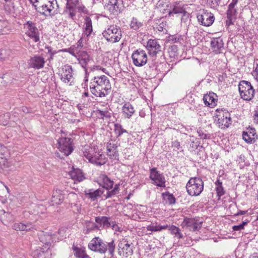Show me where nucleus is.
Wrapping results in <instances>:
<instances>
[{"label":"nucleus","mask_w":258,"mask_h":258,"mask_svg":"<svg viewBox=\"0 0 258 258\" xmlns=\"http://www.w3.org/2000/svg\"><path fill=\"white\" fill-rule=\"evenodd\" d=\"M89 89L91 93L96 97L103 98L111 92V85L108 78L105 75L94 77L90 82Z\"/></svg>","instance_id":"1"},{"label":"nucleus","mask_w":258,"mask_h":258,"mask_svg":"<svg viewBox=\"0 0 258 258\" xmlns=\"http://www.w3.org/2000/svg\"><path fill=\"white\" fill-rule=\"evenodd\" d=\"M88 246L92 251L100 254H105L108 251L110 256H113L114 254L115 244L114 239L106 242L99 237H95L92 239Z\"/></svg>","instance_id":"2"},{"label":"nucleus","mask_w":258,"mask_h":258,"mask_svg":"<svg viewBox=\"0 0 258 258\" xmlns=\"http://www.w3.org/2000/svg\"><path fill=\"white\" fill-rule=\"evenodd\" d=\"M83 155L89 162L97 166H101L107 162L105 155L95 146L85 145L82 149Z\"/></svg>","instance_id":"3"},{"label":"nucleus","mask_w":258,"mask_h":258,"mask_svg":"<svg viewBox=\"0 0 258 258\" xmlns=\"http://www.w3.org/2000/svg\"><path fill=\"white\" fill-rule=\"evenodd\" d=\"M102 34L105 40L111 43L118 42L122 37L121 28L116 25H111L104 30Z\"/></svg>","instance_id":"4"},{"label":"nucleus","mask_w":258,"mask_h":258,"mask_svg":"<svg viewBox=\"0 0 258 258\" xmlns=\"http://www.w3.org/2000/svg\"><path fill=\"white\" fill-rule=\"evenodd\" d=\"M188 194L191 196H199L204 189V182L200 177H191L186 185Z\"/></svg>","instance_id":"5"},{"label":"nucleus","mask_w":258,"mask_h":258,"mask_svg":"<svg viewBox=\"0 0 258 258\" xmlns=\"http://www.w3.org/2000/svg\"><path fill=\"white\" fill-rule=\"evenodd\" d=\"M58 75L65 84L72 86L74 83V70L72 66L66 64L59 69Z\"/></svg>","instance_id":"6"},{"label":"nucleus","mask_w":258,"mask_h":258,"mask_svg":"<svg viewBox=\"0 0 258 258\" xmlns=\"http://www.w3.org/2000/svg\"><path fill=\"white\" fill-rule=\"evenodd\" d=\"M25 34L33 42H40V31L36 24L32 21H27L23 24Z\"/></svg>","instance_id":"7"},{"label":"nucleus","mask_w":258,"mask_h":258,"mask_svg":"<svg viewBox=\"0 0 258 258\" xmlns=\"http://www.w3.org/2000/svg\"><path fill=\"white\" fill-rule=\"evenodd\" d=\"M238 90L241 98L244 100L250 101L254 97L255 91L248 81H240L238 85Z\"/></svg>","instance_id":"8"},{"label":"nucleus","mask_w":258,"mask_h":258,"mask_svg":"<svg viewBox=\"0 0 258 258\" xmlns=\"http://www.w3.org/2000/svg\"><path fill=\"white\" fill-rule=\"evenodd\" d=\"M57 148L64 156L70 155L74 150L73 140L70 138H61L57 140Z\"/></svg>","instance_id":"9"},{"label":"nucleus","mask_w":258,"mask_h":258,"mask_svg":"<svg viewBox=\"0 0 258 258\" xmlns=\"http://www.w3.org/2000/svg\"><path fill=\"white\" fill-rule=\"evenodd\" d=\"M66 1L67 4L64 11L69 14L70 18L73 19L76 16L75 8H77L80 12H85L86 8L80 0Z\"/></svg>","instance_id":"10"},{"label":"nucleus","mask_w":258,"mask_h":258,"mask_svg":"<svg viewBox=\"0 0 258 258\" xmlns=\"http://www.w3.org/2000/svg\"><path fill=\"white\" fill-rule=\"evenodd\" d=\"M133 64L138 67L145 66L148 61L146 52L141 48L134 50L132 54Z\"/></svg>","instance_id":"11"},{"label":"nucleus","mask_w":258,"mask_h":258,"mask_svg":"<svg viewBox=\"0 0 258 258\" xmlns=\"http://www.w3.org/2000/svg\"><path fill=\"white\" fill-rule=\"evenodd\" d=\"M197 18L199 23L205 26H211L215 20L214 15L205 9L201 10Z\"/></svg>","instance_id":"12"},{"label":"nucleus","mask_w":258,"mask_h":258,"mask_svg":"<svg viewBox=\"0 0 258 258\" xmlns=\"http://www.w3.org/2000/svg\"><path fill=\"white\" fill-rule=\"evenodd\" d=\"M216 111L219 114L215 115L214 117L218 118V124L221 128L228 127L231 124V118L230 113L227 111L217 109Z\"/></svg>","instance_id":"13"},{"label":"nucleus","mask_w":258,"mask_h":258,"mask_svg":"<svg viewBox=\"0 0 258 258\" xmlns=\"http://www.w3.org/2000/svg\"><path fill=\"white\" fill-rule=\"evenodd\" d=\"M10 153L8 149L0 144V167L2 169L9 168L14 166L13 161L9 160Z\"/></svg>","instance_id":"14"},{"label":"nucleus","mask_w":258,"mask_h":258,"mask_svg":"<svg viewBox=\"0 0 258 258\" xmlns=\"http://www.w3.org/2000/svg\"><path fill=\"white\" fill-rule=\"evenodd\" d=\"M202 222L199 221L198 218L184 217L181 223L183 228H188L190 231H199L202 226Z\"/></svg>","instance_id":"15"},{"label":"nucleus","mask_w":258,"mask_h":258,"mask_svg":"<svg viewBox=\"0 0 258 258\" xmlns=\"http://www.w3.org/2000/svg\"><path fill=\"white\" fill-rule=\"evenodd\" d=\"M123 7L122 0H109L105 9L110 14L116 16L121 12Z\"/></svg>","instance_id":"16"},{"label":"nucleus","mask_w":258,"mask_h":258,"mask_svg":"<svg viewBox=\"0 0 258 258\" xmlns=\"http://www.w3.org/2000/svg\"><path fill=\"white\" fill-rule=\"evenodd\" d=\"M76 58L83 68L91 66V64L94 63L92 57L86 51H79Z\"/></svg>","instance_id":"17"},{"label":"nucleus","mask_w":258,"mask_h":258,"mask_svg":"<svg viewBox=\"0 0 258 258\" xmlns=\"http://www.w3.org/2000/svg\"><path fill=\"white\" fill-rule=\"evenodd\" d=\"M119 144L110 141L106 145V154L108 157L112 161H119V153L118 147Z\"/></svg>","instance_id":"18"},{"label":"nucleus","mask_w":258,"mask_h":258,"mask_svg":"<svg viewBox=\"0 0 258 258\" xmlns=\"http://www.w3.org/2000/svg\"><path fill=\"white\" fill-rule=\"evenodd\" d=\"M118 250L119 255H123L125 257L131 255L133 253L131 244L125 238H122L119 240Z\"/></svg>","instance_id":"19"},{"label":"nucleus","mask_w":258,"mask_h":258,"mask_svg":"<svg viewBox=\"0 0 258 258\" xmlns=\"http://www.w3.org/2000/svg\"><path fill=\"white\" fill-rule=\"evenodd\" d=\"M45 62V59L42 56L35 55L28 60V64L29 68L39 70L44 67Z\"/></svg>","instance_id":"20"},{"label":"nucleus","mask_w":258,"mask_h":258,"mask_svg":"<svg viewBox=\"0 0 258 258\" xmlns=\"http://www.w3.org/2000/svg\"><path fill=\"white\" fill-rule=\"evenodd\" d=\"M258 136L254 128L248 127L242 133V138L248 144H253L257 140Z\"/></svg>","instance_id":"21"},{"label":"nucleus","mask_w":258,"mask_h":258,"mask_svg":"<svg viewBox=\"0 0 258 258\" xmlns=\"http://www.w3.org/2000/svg\"><path fill=\"white\" fill-rule=\"evenodd\" d=\"M146 48L151 56H155L161 51V46L159 40L149 39L147 43Z\"/></svg>","instance_id":"22"},{"label":"nucleus","mask_w":258,"mask_h":258,"mask_svg":"<svg viewBox=\"0 0 258 258\" xmlns=\"http://www.w3.org/2000/svg\"><path fill=\"white\" fill-rule=\"evenodd\" d=\"M12 228L14 230L19 231H33L36 230V226L29 222L14 223Z\"/></svg>","instance_id":"23"},{"label":"nucleus","mask_w":258,"mask_h":258,"mask_svg":"<svg viewBox=\"0 0 258 258\" xmlns=\"http://www.w3.org/2000/svg\"><path fill=\"white\" fill-rule=\"evenodd\" d=\"M203 101L206 106L210 108H214L217 105L218 96L213 92H209V93L204 95Z\"/></svg>","instance_id":"24"},{"label":"nucleus","mask_w":258,"mask_h":258,"mask_svg":"<svg viewBox=\"0 0 258 258\" xmlns=\"http://www.w3.org/2000/svg\"><path fill=\"white\" fill-rule=\"evenodd\" d=\"M111 218L107 216H97L95 217V221L97 223L99 229H107L111 227V221H110Z\"/></svg>","instance_id":"25"},{"label":"nucleus","mask_w":258,"mask_h":258,"mask_svg":"<svg viewBox=\"0 0 258 258\" xmlns=\"http://www.w3.org/2000/svg\"><path fill=\"white\" fill-rule=\"evenodd\" d=\"M122 116L124 118L130 119L135 113L134 107L130 102L125 103L121 107Z\"/></svg>","instance_id":"26"},{"label":"nucleus","mask_w":258,"mask_h":258,"mask_svg":"<svg viewBox=\"0 0 258 258\" xmlns=\"http://www.w3.org/2000/svg\"><path fill=\"white\" fill-rule=\"evenodd\" d=\"M54 7L51 5V3H47L39 7L38 12L42 15L45 16H52L54 13H52Z\"/></svg>","instance_id":"27"},{"label":"nucleus","mask_w":258,"mask_h":258,"mask_svg":"<svg viewBox=\"0 0 258 258\" xmlns=\"http://www.w3.org/2000/svg\"><path fill=\"white\" fill-rule=\"evenodd\" d=\"M150 178L153 184L159 187H161V175L155 168L150 170Z\"/></svg>","instance_id":"28"},{"label":"nucleus","mask_w":258,"mask_h":258,"mask_svg":"<svg viewBox=\"0 0 258 258\" xmlns=\"http://www.w3.org/2000/svg\"><path fill=\"white\" fill-rule=\"evenodd\" d=\"M63 199L64 197L62 194V191L56 189L53 191L51 199V204L52 205H59L62 203Z\"/></svg>","instance_id":"29"},{"label":"nucleus","mask_w":258,"mask_h":258,"mask_svg":"<svg viewBox=\"0 0 258 258\" xmlns=\"http://www.w3.org/2000/svg\"><path fill=\"white\" fill-rule=\"evenodd\" d=\"M237 10L235 8H230L228 7L226 11L227 20L226 21V25L229 26L233 25L236 18Z\"/></svg>","instance_id":"30"},{"label":"nucleus","mask_w":258,"mask_h":258,"mask_svg":"<svg viewBox=\"0 0 258 258\" xmlns=\"http://www.w3.org/2000/svg\"><path fill=\"white\" fill-rule=\"evenodd\" d=\"M100 184L107 190L111 189L113 188L114 181L111 180L105 174L101 175L99 176Z\"/></svg>","instance_id":"31"},{"label":"nucleus","mask_w":258,"mask_h":258,"mask_svg":"<svg viewBox=\"0 0 258 258\" xmlns=\"http://www.w3.org/2000/svg\"><path fill=\"white\" fill-rule=\"evenodd\" d=\"M176 203V198L168 191L162 192V203L165 205L172 206Z\"/></svg>","instance_id":"32"},{"label":"nucleus","mask_w":258,"mask_h":258,"mask_svg":"<svg viewBox=\"0 0 258 258\" xmlns=\"http://www.w3.org/2000/svg\"><path fill=\"white\" fill-rule=\"evenodd\" d=\"M211 47L213 51L219 53L220 50L223 47L224 43L222 39L220 37L213 38L211 41Z\"/></svg>","instance_id":"33"},{"label":"nucleus","mask_w":258,"mask_h":258,"mask_svg":"<svg viewBox=\"0 0 258 258\" xmlns=\"http://www.w3.org/2000/svg\"><path fill=\"white\" fill-rule=\"evenodd\" d=\"M83 32L87 37L90 36L93 33L92 21L89 17H86L85 18Z\"/></svg>","instance_id":"34"},{"label":"nucleus","mask_w":258,"mask_h":258,"mask_svg":"<svg viewBox=\"0 0 258 258\" xmlns=\"http://www.w3.org/2000/svg\"><path fill=\"white\" fill-rule=\"evenodd\" d=\"M185 12L184 10L180 7H174L172 10L168 9L166 10L164 9V11L162 12V14H166L165 16H162V18L166 17L167 15L169 17L173 16L174 14H182Z\"/></svg>","instance_id":"35"},{"label":"nucleus","mask_w":258,"mask_h":258,"mask_svg":"<svg viewBox=\"0 0 258 258\" xmlns=\"http://www.w3.org/2000/svg\"><path fill=\"white\" fill-rule=\"evenodd\" d=\"M11 31L10 23L7 20H0V35L9 33Z\"/></svg>","instance_id":"36"},{"label":"nucleus","mask_w":258,"mask_h":258,"mask_svg":"<svg viewBox=\"0 0 258 258\" xmlns=\"http://www.w3.org/2000/svg\"><path fill=\"white\" fill-rule=\"evenodd\" d=\"M103 194V191L99 189L96 190L89 189L88 192L86 193V195L88 198L90 199L91 201H94L98 199Z\"/></svg>","instance_id":"37"},{"label":"nucleus","mask_w":258,"mask_h":258,"mask_svg":"<svg viewBox=\"0 0 258 258\" xmlns=\"http://www.w3.org/2000/svg\"><path fill=\"white\" fill-rule=\"evenodd\" d=\"M96 114L97 117L101 119H109L111 116V113L107 109H97L96 110Z\"/></svg>","instance_id":"38"},{"label":"nucleus","mask_w":258,"mask_h":258,"mask_svg":"<svg viewBox=\"0 0 258 258\" xmlns=\"http://www.w3.org/2000/svg\"><path fill=\"white\" fill-rule=\"evenodd\" d=\"M143 23L141 21H140L137 18L133 17L131 19L130 26L131 29L138 31L140 28L143 27Z\"/></svg>","instance_id":"39"},{"label":"nucleus","mask_w":258,"mask_h":258,"mask_svg":"<svg viewBox=\"0 0 258 258\" xmlns=\"http://www.w3.org/2000/svg\"><path fill=\"white\" fill-rule=\"evenodd\" d=\"M70 175L71 178L75 181L80 182L83 181L84 179L82 173L78 169L72 170L70 172Z\"/></svg>","instance_id":"40"},{"label":"nucleus","mask_w":258,"mask_h":258,"mask_svg":"<svg viewBox=\"0 0 258 258\" xmlns=\"http://www.w3.org/2000/svg\"><path fill=\"white\" fill-rule=\"evenodd\" d=\"M119 184H115L113 188L111 190H107L108 191L105 194L103 195L105 199L111 198L119 192Z\"/></svg>","instance_id":"41"},{"label":"nucleus","mask_w":258,"mask_h":258,"mask_svg":"<svg viewBox=\"0 0 258 258\" xmlns=\"http://www.w3.org/2000/svg\"><path fill=\"white\" fill-rule=\"evenodd\" d=\"M40 240L43 243L47 245H49V244L53 242L52 240V235L47 233H42L39 235Z\"/></svg>","instance_id":"42"},{"label":"nucleus","mask_w":258,"mask_h":258,"mask_svg":"<svg viewBox=\"0 0 258 258\" xmlns=\"http://www.w3.org/2000/svg\"><path fill=\"white\" fill-rule=\"evenodd\" d=\"M0 214L1 221L5 225H7L8 223L13 220V216L9 213H6L3 210L0 212Z\"/></svg>","instance_id":"43"},{"label":"nucleus","mask_w":258,"mask_h":258,"mask_svg":"<svg viewBox=\"0 0 258 258\" xmlns=\"http://www.w3.org/2000/svg\"><path fill=\"white\" fill-rule=\"evenodd\" d=\"M73 249L75 255L78 258H88L89 256L85 253V251L80 248L73 246Z\"/></svg>","instance_id":"44"},{"label":"nucleus","mask_w":258,"mask_h":258,"mask_svg":"<svg viewBox=\"0 0 258 258\" xmlns=\"http://www.w3.org/2000/svg\"><path fill=\"white\" fill-rule=\"evenodd\" d=\"M101 67L99 66H89L86 68H83L85 71V82H88V76L91 72L100 69Z\"/></svg>","instance_id":"45"},{"label":"nucleus","mask_w":258,"mask_h":258,"mask_svg":"<svg viewBox=\"0 0 258 258\" xmlns=\"http://www.w3.org/2000/svg\"><path fill=\"white\" fill-rule=\"evenodd\" d=\"M86 233H88L92 231L98 230L99 228L97 225V223L92 221L86 222Z\"/></svg>","instance_id":"46"},{"label":"nucleus","mask_w":258,"mask_h":258,"mask_svg":"<svg viewBox=\"0 0 258 258\" xmlns=\"http://www.w3.org/2000/svg\"><path fill=\"white\" fill-rule=\"evenodd\" d=\"M114 126V131L117 137H120L123 133H127V131L124 129L119 123H115Z\"/></svg>","instance_id":"47"},{"label":"nucleus","mask_w":258,"mask_h":258,"mask_svg":"<svg viewBox=\"0 0 258 258\" xmlns=\"http://www.w3.org/2000/svg\"><path fill=\"white\" fill-rule=\"evenodd\" d=\"M169 230L172 234L175 235V236L178 238H182L183 237V235L180 232V229L178 227L171 225L169 227Z\"/></svg>","instance_id":"48"},{"label":"nucleus","mask_w":258,"mask_h":258,"mask_svg":"<svg viewBox=\"0 0 258 258\" xmlns=\"http://www.w3.org/2000/svg\"><path fill=\"white\" fill-rule=\"evenodd\" d=\"M10 51L6 49H0V60L7 59L10 56Z\"/></svg>","instance_id":"49"},{"label":"nucleus","mask_w":258,"mask_h":258,"mask_svg":"<svg viewBox=\"0 0 258 258\" xmlns=\"http://www.w3.org/2000/svg\"><path fill=\"white\" fill-rule=\"evenodd\" d=\"M147 229L152 231H158L161 230V225H154L152 223L147 227Z\"/></svg>","instance_id":"50"},{"label":"nucleus","mask_w":258,"mask_h":258,"mask_svg":"<svg viewBox=\"0 0 258 258\" xmlns=\"http://www.w3.org/2000/svg\"><path fill=\"white\" fill-rule=\"evenodd\" d=\"M197 133L198 134V135L200 137L201 139H210L211 137L210 134H205L204 132L200 128L197 130Z\"/></svg>","instance_id":"51"},{"label":"nucleus","mask_w":258,"mask_h":258,"mask_svg":"<svg viewBox=\"0 0 258 258\" xmlns=\"http://www.w3.org/2000/svg\"><path fill=\"white\" fill-rule=\"evenodd\" d=\"M41 253H43V251H42L41 248L39 247L33 251L31 255L34 258H38L41 256Z\"/></svg>","instance_id":"52"},{"label":"nucleus","mask_w":258,"mask_h":258,"mask_svg":"<svg viewBox=\"0 0 258 258\" xmlns=\"http://www.w3.org/2000/svg\"><path fill=\"white\" fill-rule=\"evenodd\" d=\"M43 210H45L43 206L41 205H36L35 206L34 214L35 215H39L40 213L42 214L43 213Z\"/></svg>","instance_id":"53"},{"label":"nucleus","mask_w":258,"mask_h":258,"mask_svg":"<svg viewBox=\"0 0 258 258\" xmlns=\"http://www.w3.org/2000/svg\"><path fill=\"white\" fill-rule=\"evenodd\" d=\"M8 114H4L2 115H0V123L4 125H6V124H7L8 122Z\"/></svg>","instance_id":"54"},{"label":"nucleus","mask_w":258,"mask_h":258,"mask_svg":"<svg viewBox=\"0 0 258 258\" xmlns=\"http://www.w3.org/2000/svg\"><path fill=\"white\" fill-rule=\"evenodd\" d=\"M154 24L153 25L154 29H157L159 31H161V23L160 19H156L154 21Z\"/></svg>","instance_id":"55"},{"label":"nucleus","mask_w":258,"mask_h":258,"mask_svg":"<svg viewBox=\"0 0 258 258\" xmlns=\"http://www.w3.org/2000/svg\"><path fill=\"white\" fill-rule=\"evenodd\" d=\"M111 227L112 229V230H114L115 231H118V232H121L122 231V228L121 227H119L117 224H116L115 221H111Z\"/></svg>","instance_id":"56"},{"label":"nucleus","mask_w":258,"mask_h":258,"mask_svg":"<svg viewBox=\"0 0 258 258\" xmlns=\"http://www.w3.org/2000/svg\"><path fill=\"white\" fill-rule=\"evenodd\" d=\"M216 192L217 196L220 198L225 194V191L222 186L218 185L216 187Z\"/></svg>","instance_id":"57"},{"label":"nucleus","mask_w":258,"mask_h":258,"mask_svg":"<svg viewBox=\"0 0 258 258\" xmlns=\"http://www.w3.org/2000/svg\"><path fill=\"white\" fill-rule=\"evenodd\" d=\"M221 0H208V4L211 8H216L219 5Z\"/></svg>","instance_id":"58"},{"label":"nucleus","mask_w":258,"mask_h":258,"mask_svg":"<svg viewBox=\"0 0 258 258\" xmlns=\"http://www.w3.org/2000/svg\"><path fill=\"white\" fill-rule=\"evenodd\" d=\"M172 147L174 150H182L180 143L177 141H175L172 142Z\"/></svg>","instance_id":"59"},{"label":"nucleus","mask_w":258,"mask_h":258,"mask_svg":"<svg viewBox=\"0 0 258 258\" xmlns=\"http://www.w3.org/2000/svg\"><path fill=\"white\" fill-rule=\"evenodd\" d=\"M79 51L78 50L77 47H75V48H69V49L68 50V52L71 54H72V55L75 56L76 57L77 56L78 53H79Z\"/></svg>","instance_id":"60"},{"label":"nucleus","mask_w":258,"mask_h":258,"mask_svg":"<svg viewBox=\"0 0 258 258\" xmlns=\"http://www.w3.org/2000/svg\"><path fill=\"white\" fill-rule=\"evenodd\" d=\"M252 76L258 82V63L256 64V67L252 73Z\"/></svg>","instance_id":"61"},{"label":"nucleus","mask_w":258,"mask_h":258,"mask_svg":"<svg viewBox=\"0 0 258 258\" xmlns=\"http://www.w3.org/2000/svg\"><path fill=\"white\" fill-rule=\"evenodd\" d=\"M232 229L233 231H240L243 229L242 226L239 224L238 225H234L232 227Z\"/></svg>","instance_id":"62"},{"label":"nucleus","mask_w":258,"mask_h":258,"mask_svg":"<svg viewBox=\"0 0 258 258\" xmlns=\"http://www.w3.org/2000/svg\"><path fill=\"white\" fill-rule=\"evenodd\" d=\"M238 0H231V2L228 5V7L230 8H234L235 6L237 5Z\"/></svg>","instance_id":"63"},{"label":"nucleus","mask_w":258,"mask_h":258,"mask_svg":"<svg viewBox=\"0 0 258 258\" xmlns=\"http://www.w3.org/2000/svg\"><path fill=\"white\" fill-rule=\"evenodd\" d=\"M247 213V211L239 210V211L235 214H234V216H237L241 215H245Z\"/></svg>","instance_id":"64"}]
</instances>
